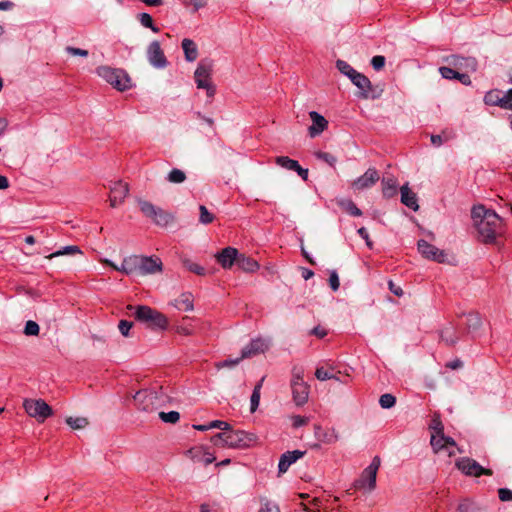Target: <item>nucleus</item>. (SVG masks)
<instances>
[{
	"label": "nucleus",
	"instance_id": "4be33fe9",
	"mask_svg": "<svg viewBox=\"0 0 512 512\" xmlns=\"http://www.w3.org/2000/svg\"><path fill=\"white\" fill-rule=\"evenodd\" d=\"M305 454V451L294 450L287 451L283 453L280 457L278 464V472L279 474L285 473L289 467L295 463L298 459L302 458Z\"/></svg>",
	"mask_w": 512,
	"mask_h": 512
},
{
	"label": "nucleus",
	"instance_id": "49530a36",
	"mask_svg": "<svg viewBox=\"0 0 512 512\" xmlns=\"http://www.w3.org/2000/svg\"><path fill=\"white\" fill-rule=\"evenodd\" d=\"M339 439L338 433L335 429H330L328 431L323 432L322 436H320V440L327 444H332L337 442Z\"/></svg>",
	"mask_w": 512,
	"mask_h": 512
},
{
	"label": "nucleus",
	"instance_id": "1a4fd4ad",
	"mask_svg": "<svg viewBox=\"0 0 512 512\" xmlns=\"http://www.w3.org/2000/svg\"><path fill=\"white\" fill-rule=\"evenodd\" d=\"M379 466L380 458L375 456L370 465L363 470L359 479L356 480L355 487L357 489H363L367 491L374 490L376 487V477Z\"/></svg>",
	"mask_w": 512,
	"mask_h": 512
},
{
	"label": "nucleus",
	"instance_id": "6e6552de",
	"mask_svg": "<svg viewBox=\"0 0 512 512\" xmlns=\"http://www.w3.org/2000/svg\"><path fill=\"white\" fill-rule=\"evenodd\" d=\"M226 444L228 448L246 449L252 446L257 441V436L243 430H230L227 431Z\"/></svg>",
	"mask_w": 512,
	"mask_h": 512
},
{
	"label": "nucleus",
	"instance_id": "c9c22d12",
	"mask_svg": "<svg viewBox=\"0 0 512 512\" xmlns=\"http://www.w3.org/2000/svg\"><path fill=\"white\" fill-rule=\"evenodd\" d=\"M138 205L141 212L150 219L155 215L156 210L158 209V207L153 205L151 202L142 199L138 200Z\"/></svg>",
	"mask_w": 512,
	"mask_h": 512
},
{
	"label": "nucleus",
	"instance_id": "7c9ffc66",
	"mask_svg": "<svg viewBox=\"0 0 512 512\" xmlns=\"http://www.w3.org/2000/svg\"><path fill=\"white\" fill-rule=\"evenodd\" d=\"M151 220L159 226L166 227L168 226L172 221L173 217L170 213L164 211L160 207L156 210L155 215L151 218Z\"/></svg>",
	"mask_w": 512,
	"mask_h": 512
},
{
	"label": "nucleus",
	"instance_id": "393cba45",
	"mask_svg": "<svg viewBox=\"0 0 512 512\" xmlns=\"http://www.w3.org/2000/svg\"><path fill=\"white\" fill-rule=\"evenodd\" d=\"M440 338L448 346L455 345L459 340V335L457 333L456 327L452 323L446 325L440 331Z\"/></svg>",
	"mask_w": 512,
	"mask_h": 512
},
{
	"label": "nucleus",
	"instance_id": "864d4df0",
	"mask_svg": "<svg viewBox=\"0 0 512 512\" xmlns=\"http://www.w3.org/2000/svg\"><path fill=\"white\" fill-rule=\"evenodd\" d=\"M259 402H260L259 386H255L254 389H253L252 395H251V399H250V403H251L250 410H251V412H255L256 411V409L259 406Z\"/></svg>",
	"mask_w": 512,
	"mask_h": 512
},
{
	"label": "nucleus",
	"instance_id": "c03bdc74",
	"mask_svg": "<svg viewBox=\"0 0 512 512\" xmlns=\"http://www.w3.org/2000/svg\"><path fill=\"white\" fill-rule=\"evenodd\" d=\"M314 155L317 159L326 162L331 167H334L337 162V158L328 152L316 151Z\"/></svg>",
	"mask_w": 512,
	"mask_h": 512
},
{
	"label": "nucleus",
	"instance_id": "6e6d98bb",
	"mask_svg": "<svg viewBox=\"0 0 512 512\" xmlns=\"http://www.w3.org/2000/svg\"><path fill=\"white\" fill-rule=\"evenodd\" d=\"M315 376L318 380L325 381L334 378V373L325 370L323 367H319L315 371Z\"/></svg>",
	"mask_w": 512,
	"mask_h": 512
},
{
	"label": "nucleus",
	"instance_id": "a878e982",
	"mask_svg": "<svg viewBox=\"0 0 512 512\" xmlns=\"http://www.w3.org/2000/svg\"><path fill=\"white\" fill-rule=\"evenodd\" d=\"M236 265L239 269L244 272L253 273L259 269V264L256 260L251 257L246 256L245 254H240L237 257Z\"/></svg>",
	"mask_w": 512,
	"mask_h": 512
},
{
	"label": "nucleus",
	"instance_id": "9b49d317",
	"mask_svg": "<svg viewBox=\"0 0 512 512\" xmlns=\"http://www.w3.org/2000/svg\"><path fill=\"white\" fill-rule=\"evenodd\" d=\"M147 59L149 63L157 69H163L168 64L167 58L158 41H152L147 47Z\"/></svg>",
	"mask_w": 512,
	"mask_h": 512
},
{
	"label": "nucleus",
	"instance_id": "de8ad7c7",
	"mask_svg": "<svg viewBox=\"0 0 512 512\" xmlns=\"http://www.w3.org/2000/svg\"><path fill=\"white\" fill-rule=\"evenodd\" d=\"M228 432H219L211 437V443L216 447H227L226 437Z\"/></svg>",
	"mask_w": 512,
	"mask_h": 512
},
{
	"label": "nucleus",
	"instance_id": "2f4dec72",
	"mask_svg": "<svg viewBox=\"0 0 512 512\" xmlns=\"http://www.w3.org/2000/svg\"><path fill=\"white\" fill-rule=\"evenodd\" d=\"M458 512H482V507L471 499H463L457 507Z\"/></svg>",
	"mask_w": 512,
	"mask_h": 512
},
{
	"label": "nucleus",
	"instance_id": "dca6fc26",
	"mask_svg": "<svg viewBox=\"0 0 512 512\" xmlns=\"http://www.w3.org/2000/svg\"><path fill=\"white\" fill-rule=\"evenodd\" d=\"M418 250L427 259L434 260L438 263H443L445 260L444 251L438 249L436 246L428 243L427 241L421 239L417 243Z\"/></svg>",
	"mask_w": 512,
	"mask_h": 512
},
{
	"label": "nucleus",
	"instance_id": "5fc2aeb1",
	"mask_svg": "<svg viewBox=\"0 0 512 512\" xmlns=\"http://www.w3.org/2000/svg\"><path fill=\"white\" fill-rule=\"evenodd\" d=\"M501 108L512 110V88L501 96Z\"/></svg>",
	"mask_w": 512,
	"mask_h": 512
},
{
	"label": "nucleus",
	"instance_id": "c85d7f7f",
	"mask_svg": "<svg viewBox=\"0 0 512 512\" xmlns=\"http://www.w3.org/2000/svg\"><path fill=\"white\" fill-rule=\"evenodd\" d=\"M481 325V317L477 312H469L466 315L465 327L468 333H474L478 331Z\"/></svg>",
	"mask_w": 512,
	"mask_h": 512
},
{
	"label": "nucleus",
	"instance_id": "338daca9",
	"mask_svg": "<svg viewBox=\"0 0 512 512\" xmlns=\"http://www.w3.org/2000/svg\"><path fill=\"white\" fill-rule=\"evenodd\" d=\"M449 139L448 136H442V135H432L431 136V142L435 146H440L444 142H446Z\"/></svg>",
	"mask_w": 512,
	"mask_h": 512
},
{
	"label": "nucleus",
	"instance_id": "37998d69",
	"mask_svg": "<svg viewBox=\"0 0 512 512\" xmlns=\"http://www.w3.org/2000/svg\"><path fill=\"white\" fill-rule=\"evenodd\" d=\"M444 433L442 434H432L430 444L435 453H438L440 450L444 449Z\"/></svg>",
	"mask_w": 512,
	"mask_h": 512
},
{
	"label": "nucleus",
	"instance_id": "39448f33",
	"mask_svg": "<svg viewBox=\"0 0 512 512\" xmlns=\"http://www.w3.org/2000/svg\"><path fill=\"white\" fill-rule=\"evenodd\" d=\"M166 396L162 392L154 390H141L134 396V401L139 409L150 412L165 403Z\"/></svg>",
	"mask_w": 512,
	"mask_h": 512
},
{
	"label": "nucleus",
	"instance_id": "473e14b6",
	"mask_svg": "<svg viewBox=\"0 0 512 512\" xmlns=\"http://www.w3.org/2000/svg\"><path fill=\"white\" fill-rule=\"evenodd\" d=\"M338 205L352 216L359 217L362 215V211L350 199H341L338 201Z\"/></svg>",
	"mask_w": 512,
	"mask_h": 512
},
{
	"label": "nucleus",
	"instance_id": "aec40b11",
	"mask_svg": "<svg viewBox=\"0 0 512 512\" xmlns=\"http://www.w3.org/2000/svg\"><path fill=\"white\" fill-rule=\"evenodd\" d=\"M275 163L284 169L295 171L304 181H307L308 169L302 168L298 161L288 156H278L275 158Z\"/></svg>",
	"mask_w": 512,
	"mask_h": 512
},
{
	"label": "nucleus",
	"instance_id": "e433bc0d",
	"mask_svg": "<svg viewBox=\"0 0 512 512\" xmlns=\"http://www.w3.org/2000/svg\"><path fill=\"white\" fill-rule=\"evenodd\" d=\"M137 18L143 27L149 28L155 33H158L160 31L159 28L154 25L153 18L150 14L145 12L140 13L138 14Z\"/></svg>",
	"mask_w": 512,
	"mask_h": 512
},
{
	"label": "nucleus",
	"instance_id": "e2e57ef3",
	"mask_svg": "<svg viewBox=\"0 0 512 512\" xmlns=\"http://www.w3.org/2000/svg\"><path fill=\"white\" fill-rule=\"evenodd\" d=\"M498 497L503 502L512 501V491L508 488H500L498 489Z\"/></svg>",
	"mask_w": 512,
	"mask_h": 512
},
{
	"label": "nucleus",
	"instance_id": "a18cd8bd",
	"mask_svg": "<svg viewBox=\"0 0 512 512\" xmlns=\"http://www.w3.org/2000/svg\"><path fill=\"white\" fill-rule=\"evenodd\" d=\"M396 403V397L390 393H386L380 396L379 404L384 409L392 408Z\"/></svg>",
	"mask_w": 512,
	"mask_h": 512
},
{
	"label": "nucleus",
	"instance_id": "72a5a7b5",
	"mask_svg": "<svg viewBox=\"0 0 512 512\" xmlns=\"http://www.w3.org/2000/svg\"><path fill=\"white\" fill-rule=\"evenodd\" d=\"M484 102L490 106H501V91L493 89L488 91L484 96Z\"/></svg>",
	"mask_w": 512,
	"mask_h": 512
},
{
	"label": "nucleus",
	"instance_id": "4468645a",
	"mask_svg": "<svg viewBox=\"0 0 512 512\" xmlns=\"http://www.w3.org/2000/svg\"><path fill=\"white\" fill-rule=\"evenodd\" d=\"M163 264L157 256L140 255L138 275L144 276L162 272Z\"/></svg>",
	"mask_w": 512,
	"mask_h": 512
},
{
	"label": "nucleus",
	"instance_id": "20e7f679",
	"mask_svg": "<svg viewBox=\"0 0 512 512\" xmlns=\"http://www.w3.org/2000/svg\"><path fill=\"white\" fill-rule=\"evenodd\" d=\"M97 73L119 91H125L131 87L130 77L122 69L102 66L97 69Z\"/></svg>",
	"mask_w": 512,
	"mask_h": 512
},
{
	"label": "nucleus",
	"instance_id": "cd10ccee",
	"mask_svg": "<svg viewBox=\"0 0 512 512\" xmlns=\"http://www.w3.org/2000/svg\"><path fill=\"white\" fill-rule=\"evenodd\" d=\"M398 183L393 177L382 179V193L385 198H392L397 194Z\"/></svg>",
	"mask_w": 512,
	"mask_h": 512
},
{
	"label": "nucleus",
	"instance_id": "0e129e2a",
	"mask_svg": "<svg viewBox=\"0 0 512 512\" xmlns=\"http://www.w3.org/2000/svg\"><path fill=\"white\" fill-rule=\"evenodd\" d=\"M307 422H308V418H306V417H303L300 415H295L292 417V425L294 428H299L301 426H304L307 424Z\"/></svg>",
	"mask_w": 512,
	"mask_h": 512
},
{
	"label": "nucleus",
	"instance_id": "ddd939ff",
	"mask_svg": "<svg viewBox=\"0 0 512 512\" xmlns=\"http://www.w3.org/2000/svg\"><path fill=\"white\" fill-rule=\"evenodd\" d=\"M380 179V175L375 168H369L363 175L351 183L354 191H362L374 186Z\"/></svg>",
	"mask_w": 512,
	"mask_h": 512
},
{
	"label": "nucleus",
	"instance_id": "f257e3e1",
	"mask_svg": "<svg viewBox=\"0 0 512 512\" xmlns=\"http://www.w3.org/2000/svg\"><path fill=\"white\" fill-rule=\"evenodd\" d=\"M471 214L481 241L493 243L499 234L502 224L499 215L482 205L473 207Z\"/></svg>",
	"mask_w": 512,
	"mask_h": 512
},
{
	"label": "nucleus",
	"instance_id": "603ef678",
	"mask_svg": "<svg viewBox=\"0 0 512 512\" xmlns=\"http://www.w3.org/2000/svg\"><path fill=\"white\" fill-rule=\"evenodd\" d=\"M439 73L441 74V76L443 78L452 80V79H456V75H457L458 71L456 69H453L451 66L450 67L442 66L439 68Z\"/></svg>",
	"mask_w": 512,
	"mask_h": 512
},
{
	"label": "nucleus",
	"instance_id": "8fccbe9b",
	"mask_svg": "<svg viewBox=\"0 0 512 512\" xmlns=\"http://www.w3.org/2000/svg\"><path fill=\"white\" fill-rule=\"evenodd\" d=\"M40 327L39 325L32 320H29L25 324L24 333L27 336H37L39 334Z\"/></svg>",
	"mask_w": 512,
	"mask_h": 512
},
{
	"label": "nucleus",
	"instance_id": "412c9836",
	"mask_svg": "<svg viewBox=\"0 0 512 512\" xmlns=\"http://www.w3.org/2000/svg\"><path fill=\"white\" fill-rule=\"evenodd\" d=\"M215 257L222 268L229 269L234 264H236L237 257H239V252L236 248L226 247L217 253Z\"/></svg>",
	"mask_w": 512,
	"mask_h": 512
},
{
	"label": "nucleus",
	"instance_id": "c756f323",
	"mask_svg": "<svg viewBox=\"0 0 512 512\" xmlns=\"http://www.w3.org/2000/svg\"><path fill=\"white\" fill-rule=\"evenodd\" d=\"M182 49L184 51L185 58L187 61L193 62L197 59L198 50L194 41L188 38L183 39Z\"/></svg>",
	"mask_w": 512,
	"mask_h": 512
},
{
	"label": "nucleus",
	"instance_id": "3c124183",
	"mask_svg": "<svg viewBox=\"0 0 512 512\" xmlns=\"http://www.w3.org/2000/svg\"><path fill=\"white\" fill-rule=\"evenodd\" d=\"M159 417L166 423H176L180 418V414L177 411L160 412Z\"/></svg>",
	"mask_w": 512,
	"mask_h": 512
},
{
	"label": "nucleus",
	"instance_id": "4d7b16f0",
	"mask_svg": "<svg viewBox=\"0 0 512 512\" xmlns=\"http://www.w3.org/2000/svg\"><path fill=\"white\" fill-rule=\"evenodd\" d=\"M208 427H210V429L217 428V429L222 430V432H225V431L230 430L231 425L225 421L214 420L208 424Z\"/></svg>",
	"mask_w": 512,
	"mask_h": 512
},
{
	"label": "nucleus",
	"instance_id": "bf43d9fd",
	"mask_svg": "<svg viewBox=\"0 0 512 512\" xmlns=\"http://www.w3.org/2000/svg\"><path fill=\"white\" fill-rule=\"evenodd\" d=\"M371 65L376 70H381L385 65V57L381 55L374 56L371 59Z\"/></svg>",
	"mask_w": 512,
	"mask_h": 512
},
{
	"label": "nucleus",
	"instance_id": "bb28decb",
	"mask_svg": "<svg viewBox=\"0 0 512 512\" xmlns=\"http://www.w3.org/2000/svg\"><path fill=\"white\" fill-rule=\"evenodd\" d=\"M179 311H192L193 296L191 293H183L171 303Z\"/></svg>",
	"mask_w": 512,
	"mask_h": 512
},
{
	"label": "nucleus",
	"instance_id": "f3484780",
	"mask_svg": "<svg viewBox=\"0 0 512 512\" xmlns=\"http://www.w3.org/2000/svg\"><path fill=\"white\" fill-rule=\"evenodd\" d=\"M213 68V63L211 60H202L199 62L195 73V82L197 87H205L206 83L210 82V76Z\"/></svg>",
	"mask_w": 512,
	"mask_h": 512
},
{
	"label": "nucleus",
	"instance_id": "f704fd0d",
	"mask_svg": "<svg viewBox=\"0 0 512 512\" xmlns=\"http://www.w3.org/2000/svg\"><path fill=\"white\" fill-rule=\"evenodd\" d=\"M259 502L258 512H281L279 505L266 497H260Z\"/></svg>",
	"mask_w": 512,
	"mask_h": 512
},
{
	"label": "nucleus",
	"instance_id": "774afa93",
	"mask_svg": "<svg viewBox=\"0 0 512 512\" xmlns=\"http://www.w3.org/2000/svg\"><path fill=\"white\" fill-rule=\"evenodd\" d=\"M389 290L396 296L400 297L403 295V290L400 286H397L393 281L388 282Z\"/></svg>",
	"mask_w": 512,
	"mask_h": 512
},
{
	"label": "nucleus",
	"instance_id": "f03ea898",
	"mask_svg": "<svg viewBox=\"0 0 512 512\" xmlns=\"http://www.w3.org/2000/svg\"><path fill=\"white\" fill-rule=\"evenodd\" d=\"M336 67L342 74L347 76L357 88L360 89V97L365 99H377L382 95V88H379L378 86L374 87L368 77L356 71L346 61L337 60Z\"/></svg>",
	"mask_w": 512,
	"mask_h": 512
},
{
	"label": "nucleus",
	"instance_id": "423d86ee",
	"mask_svg": "<svg viewBox=\"0 0 512 512\" xmlns=\"http://www.w3.org/2000/svg\"><path fill=\"white\" fill-rule=\"evenodd\" d=\"M302 368L294 367L292 370L291 389L293 401L296 405H304L309 396V385L304 381Z\"/></svg>",
	"mask_w": 512,
	"mask_h": 512
},
{
	"label": "nucleus",
	"instance_id": "09e8293b",
	"mask_svg": "<svg viewBox=\"0 0 512 512\" xmlns=\"http://www.w3.org/2000/svg\"><path fill=\"white\" fill-rule=\"evenodd\" d=\"M199 211H200V217H199L200 223L209 224L214 220L213 214L208 211L206 206L200 205Z\"/></svg>",
	"mask_w": 512,
	"mask_h": 512
},
{
	"label": "nucleus",
	"instance_id": "79ce46f5",
	"mask_svg": "<svg viewBox=\"0 0 512 512\" xmlns=\"http://www.w3.org/2000/svg\"><path fill=\"white\" fill-rule=\"evenodd\" d=\"M76 253H81L78 246H66L61 250H58L50 255L47 256L48 259H52L54 257L62 256V255H72Z\"/></svg>",
	"mask_w": 512,
	"mask_h": 512
},
{
	"label": "nucleus",
	"instance_id": "7ed1b4c3",
	"mask_svg": "<svg viewBox=\"0 0 512 512\" xmlns=\"http://www.w3.org/2000/svg\"><path fill=\"white\" fill-rule=\"evenodd\" d=\"M127 308L130 310H135V319L145 324L147 327L151 329L165 330L168 327L167 317L163 313L157 311L156 309H153L146 305H129Z\"/></svg>",
	"mask_w": 512,
	"mask_h": 512
},
{
	"label": "nucleus",
	"instance_id": "a211bd4d",
	"mask_svg": "<svg viewBox=\"0 0 512 512\" xmlns=\"http://www.w3.org/2000/svg\"><path fill=\"white\" fill-rule=\"evenodd\" d=\"M269 348V342L262 338H256L246 345L241 351V358H250L264 353Z\"/></svg>",
	"mask_w": 512,
	"mask_h": 512
},
{
	"label": "nucleus",
	"instance_id": "052dcab7",
	"mask_svg": "<svg viewBox=\"0 0 512 512\" xmlns=\"http://www.w3.org/2000/svg\"><path fill=\"white\" fill-rule=\"evenodd\" d=\"M329 285L333 291H337L340 286L339 277L335 270L330 272Z\"/></svg>",
	"mask_w": 512,
	"mask_h": 512
},
{
	"label": "nucleus",
	"instance_id": "5701e85b",
	"mask_svg": "<svg viewBox=\"0 0 512 512\" xmlns=\"http://www.w3.org/2000/svg\"><path fill=\"white\" fill-rule=\"evenodd\" d=\"M309 116L313 124L309 127V135L314 138L321 134L328 126V121L316 111H311Z\"/></svg>",
	"mask_w": 512,
	"mask_h": 512
},
{
	"label": "nucleus",
	"instance_id": "13d9d810",
	"mask_svg": "<svg viewBox=\"0 0 512 512\" xmlns=\"http://www.w3.org/2000/svg\"><path fill=\"white\" fill-rule=\"evenodd\" d=\"M132 326H133V322L127 321V320H121L119 322L118 328H119L120 333L123 336L127 337V336H129V331L132 328Z\"/></svg>",
	"mask_w": 512,
	"mask_h": 512
},
{
	"label": "nucleus",
	"instance_id": "4c0bfd02",
	"mask_svg": "<svg viewBox=\"0 0 512 512\" xmlns=\"http://www.w3.org/2000/svg\"><path fill=\"white\" fill-rule=\"evenodd\" d=\"M167 180L170 183L180 184L186 180V174L184 171L173 168L167 175Z\"/></svg>",
	"mask_w": 512,
	"mask_h": 512
},
{
	"label": "nucleus",
	"instance_id": "9d476101",
	"mask_svg": "<svg viewBox=\"0 0 512 512\" xmlns=\"http://www.w3.org/2000/svg\"><path fill=\"white\" fill-rule=\"evenodd\" d=\"M455 465L467 476L480 477L481 475H493V471L491 469L482 467L476 460L469 457H462L458 459Z\"/></svg>",
	"mask_w": 512,
	"mask_h": 512
},
{
	"label": "nucleus",
	"instance_id": "6ab92c4d",
	"mask_svg": "<svg viewBox=\"0 0 512 512\" xmlns=\"http://www.w3.org/2000/svg\"><path fill=\"white\" fill-rule=\"evenodd\" d=\"M128 192L129 187L127 183H123L122 181L114 183V185L110 188V206L114 208L123 203Z\"/></svg>",
	"mask_w": 512,
	"mask_h": 512
},
{
	"label": "nucleus",
	"instance_id": "f8f14e48",
	"mask_svg": "<svg viewBox=\"0 0 512 512\" xmlns=\"http://www.w3.org/2000/svg\"><path fill=\"white\" fill-rule=\"evenodd\" d=\"M444 61L449 66L456 70H465L467 72H475L478 67V62L474 57H463L459 55H449L444 58Z\"/></svg>",
	"mask_w": 512,
	"mask_h": 512
},
{
	"label": "nucleus",
	"instance_id": "b1692460",
	"mask_svg": "<svg viewBox=\"0 0 512 512\" xmlns=\"http://www.w3.org/2000/svg\"><path fill=\"white\" fill-rule=\"evenodd\" d=\"M400 193L401 203L413 211H418L419 205L417 195L408 187V184H405L400 188Z\"/></svg>",
	"mask_w": 512,
	"mask_h": 512
},
{
	"label": "nucleus",
	"instance_id": "2eb2a0df",
	"mask_svg": "<svg viewBox=\"0 0 512 512\" xmlns=\"http://www.w3.org/2000/svg\"><path fill=\"white\" fill-rule=\"evenodd\" d=\"M140 255H131L125 257L120 266H117L112 261L105 259L103 262L111 266L116 271L124 273L126 275L137 274L139 270Z\"/></svg>",
	"mask_w": 512,
	"mask_h": 512
},
{
	"label": "nucleus",
	"instance_id": "680f3d73",
	"mask_svg": "<svg viewBox=\"0 0 512 512\" xmlns=\"http://www.w3.org/2000/svg\"><path fill=\"white\" fill-rule=\"evenodd\" d=\"M66 52L73 55V56H81V57H87L88 56V51L85 50V49H81V48H76V47H72V46H67L65 48Z\"/></svg>",
	"mask_w": 512,
	"mask_h": 512
},
{
	"label": "nucleus",
	"instance_id": "58836bf2",
	"mask_svg": "<svg viewBox=\"0 0 512 512\" xmlns=\"http://www.w3.org/2000/svg\"><path fill=\"white\" fill-rule=\"evenodd\" d=\"M182 264H183V266H184L186 269H188L190 272H193V273H195V274H197V275L203 276V275H205V273H206V270H205V268H204V267H202V266H200V265H198V264H196V263L192 262V261H191L190 259H188V258H184V259L182 260Z\"/></svg>",
	"mask_w": 512,
	"mask_h": 512
},
{
	"label": "nucleus",
	"instance_id": "0eeeda50",
	"mask_svg": "<svg viewBox=\"0 0 512 512\" xmlns=\"http://www.w3.org/2000/svg\"><path fill=\"white\" fill-rule=\"evenodd\" d=\"M26 413L35 418L39 423H43L48 417L53 415L52 408L42 399H26L23 403Z\"/></svg>",
	"mask_w": 512,
	"mask_h": 512
},
{
	"label": "nucleus",
	"instance_id": "69168bd1",
	"mask_svg": "<svg viewBox=\"0 0 512 512\" xmlns=\"http://www.w3.org/2000/svg\"><path fill=\"white\" fill-rule=\"evenodd\" d=\"M243 358H236V359H226L220 363L217 364L218 368H224V367H234L236 366Z\"/></svg>",
	"mask_w": 512,
	"mask_h": 512
},
{
	"label": "nucleus",
	"instance_id": "ea45409f",
	"mask_svg": "<svg viewBox=\"0 0 512 512\" xmlns=\"http://www.w3.org/2000/svg\"><path fill=\"white\" fill-rule=\"evenodd\" d=\"M66 423L72 428V429H82L85 428L88 425V420L85 417H68L66 418Z\"/></svg>",
	"mask_w": 512,
	"mask_h": 512
},
{
	"label": "nucleus",
	"instance_id": "a19ab883",
	"mask_svg": "<svg viewBox=\"0 0 512 512\" xmlns=\"http://www.w3.org/2000/svg\"><path fill=\"white\" fill-rule=\"evenodd\" d=\"M429 429L433 431L432 434L444 433V426L438 414H434L429 424Z\"/></svg>",
	"mask_w": 512,
	"mask_h": 512
}]
</instances>
